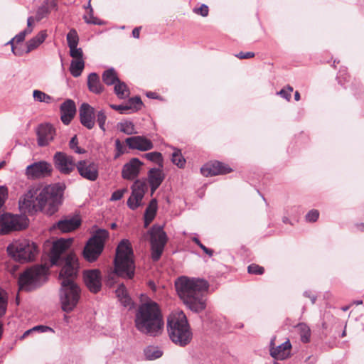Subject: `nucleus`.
Masks as SVG:
<instances>
[{
  "label": "nucleus",
  "instance_id": "obj_1",
  "mask_svg": "<svg viewBox=\"0 0 364 364\" xmlns=\"http://www.w3.org/2000/svg\"><path fill=\"white\" fill-rule=\"evenodd\" d=\"M73 239H59L54 242L50 251L52 265L62 266L59 279L61 283L60 299L64 311L70 312L77 306L80 297V289L75 283L79 267L76 255L70 253L65 255Z\"/></svg>",
  "mask_w": 364,
  "mask_h": 364
},
{
  "label": "nucleus",
  "instance_id": "obj_2",
  "mask_svg": "<svg viewBox=\"0 0 364 364\" xmlns=\"http://www.w3.org/2000/svg\"><path fill=\"white\" fill-rule=\"evenodd\" d=\"M61 196L62 190L57 185H33L19 199V208L24 213H31L42 210L48 205L47 213L53 215L58 210Z\"/></svg>",
  "mask_w": 364,
  "mask_h": 364
},
{
  "label": "nucleus",
  "instance_id": "obj_3",
  "mask_svg": "<svg viewBox=\"0 0 364 364\" xmlns=\"http://www.w3.org/2000/svg\"><path fill=\"white\" fill-rule=\"evenodd\" d=\"M176 289L184 304L193 312H200L206 307L204 294L208 284L204 279L181 277L175 282Z\"/></svg>",
  "mask_w": 364,
  "mask_h": 364
},
{
  "label": "nucleus",
  "instance_id": "obj_4",
  "mask_svg": "<svg viewBox=\"0 0 364 364\" xmlns=\"http://www.w3.org/2000/svg\"><path fill=\"white\" fill-rule=\"evenodd\" d=\"M136 328L141 333L150 336H157L164 329V319L157 303L148 301L141 304L136 313Z\"/></svg>",
  "mask_w": 364,
  "mask_h": 364
},
{
  "label": "nucleus",
  "instance_id": "obj_5",
  "mask_svg": "<svg viewBox=\"0 0 364 364\" xmlns=\"http://www.w3.org/2000/svg\"><path fill=\"white\" fill-rule=\"evenodd\" d=\"M133 251L128 240H122L117 246L114 259V272L108 275L107 284L114 283V277L119 276L127 279H132L134 275V264L133 261Z\"/></svg>",
  "mask_w": 364,
  "mask_h": 364
},
{
  "label": "nucleus",
  "instance_id": "obj_6",
  "mask_svg": "<svg viewBox=\"0 0 364 364\" xmlns=\"http://www.w3.org/2000/svg\"><path fill=\"white\" fill-rule=\"evenodd\" d=\"M167 328L169 337L175 344L186 346L191 342L192 332L186 316L182 311H176L169 315Z\"/></svg>",
  "mask_w": 364,
  "mask_h": 364
},
{
  "label": "nucleus",
  "instance_id": "obj_7",
  "mask_svg": "<svg viewBox=\"0 0 364 364\" xmlns=\"http://www.w3.org/2000/svg\"><path fill=\"white\" fill-rule=\"evenodd\" d=\"M6 251L14 260L23 263L33 260L38 248L36 243L29 240L18 239L9 244Z\"/></svg>",
  "mask_w": 364,
  "mask_h": 364
},
{
  "label": "nucleus",
  "instance_id": "obj_8",
  "mask_svg": "<svg viewBox=\"0 0 364 364\" xmlns=\"http://www.w3.org/2000/svg\"><path fill=\"white\" fill-rule=\"evenodd\" d=\"M48 269L46 264L36 265L27 269L18 278L19 289L30 291L40 286L45 279Z\"/></svg>",
  "mask_w": 364,
  "mask_h": 364
},
{
  "label": "nucleus",
  "instance_id": "obj_9",
  "mask_svg": "<svg viewBox=\"0 0 364 364\" xmlns=\"http://www.w3.org/2000/svg\"><path fill=\"white\" fill-rule=\"evenodd\" d=\"M151 236V257L154 261H158L164 251L167 241L166 232L159 225H154L149 230Z\"/></svg>",
  "mask_w": 364,
  "mask_h": 364
},
{
  "label": "nucleus",
  "instance_id": "obj_10",
  "mask_svg": "<svg viewBox=\"0 0 364 364\" xmlns=\"http://www.w3.org/2000/svg\"><path fill=\"white\" fill-rule=\"evenodd\" d=\"M18 215L4 213L0 215V235H6L11 232L24 228Z\"/></svg>",
  "mask_w": 364,
  "mask_h": 364
},
{
  "label": "nucleus",
  "instance_id": "obj_11",
  "mask_svg": "<svg viewBox=\"0 0 364 364\" xmlns=\"http://www.w3.org/2000/svg\"><path fill=\"white\" fill-rule=\"evenodd\" d=\"M53 161L55 168L63 174H70L77 167L72 156L64 152H56L53 156Z\"/></svg>",
  "mask_w": 364,
  "mask_h": 364
},
{
  "label": "nucleus",
  "instance_id": "obj_12",
  "mask_svg": "<svg viewBox=\"0 0 364 364\" xmlns=\"http://www.w3.org/2000/svg\"><path fill=\"white\" fill-rule=\"evenodd\" d=\"M52 165L45 161L35 162L26 167V175L29 179L45 178L50 175Z\"/></svg>",
  "mask_w": 364,
  "mask_h": 364
},
{
  "label": "nucleus",
  "instance_id": "obj_13",
  "mask_svg": "<svg viewBox=\"0 0 364 364\" xmlns=\"http://www.w3.org/2000/svg\"><path fill=\"white\" fill-rule=\"evenodd\" d=\"M144 181L136 180L132 186V194L127 200V205L132 210H135L141 204V200L146 190Z\"/></svg>",
  "mask_w": 364,
  "mask_h": 364
},
{
  "label": "nucleus",
  "instance_id": "obj_14",
  "mask_svg": "<svg viewBox=\"0 0 364 364\" xmlns=\"http://www.w3.org/2000/svg\"><path fill=\"white\" fill-rule=\"evenodd\" d=\"M77 169L80 175L89 181H95L99 176L98 164L88 160H82L77 163Z\"/></svg>",
  "mask_w": 364,
  "mask_h": 364
},
{
  "label": "nucleus",
  "instance_id": "obj_15",
  "mask_svg": "<svg viewBox=\"0 0 364 364\" xmlns=\"http://www.w3.org/2000/svg\"><path fill=\"white\" fill-rule=\"evenodd\" d=\"M84 281L90 291L97 293L102 287V275L98 269H90L84 272Z\"/></svg>",
  "mask_w": 364,
  "mask_h": 364
},
{
  "label": "nucleus",
  "instance_id": "obj_16",
  "mask_svg": "<svg viewBox=\"0 0 364 364\" xmlns=\"http://www.w3.org/2000/svg\"><path fill=\"white\" fill-rule=\"evenodd\" d=\"M143 162L137 158H132L126 163L122 170V176L124 179L132 181L138 177L143 166Z\"/></svg>",
  "mask_w": 364,
  "mask_h": 364
},
{
  "label": "nucleus",
  "instance_id": "obj_17",
  "mask_svg": "<svg viewBox=\"0 0 364 364\" xmlns=\"http://www.w3.org/2000/svg\"><path fill=\"white\" fill-rule=\"evenodd\" d=\"M125 143L131 149L146 151L154 148L152 141L144 136H134L125 139Z\"/></svg>",
  "mask_w": 364,
  "mask_h": 364
},
{
  "label": "nucleus",
  "instance_id": "obj_18",
  "mask_svg": "<svg viewBox=\"0 0 364 364\" xmlns=\"http://www.w3.org/2000/svg\"><path fill=\"white\" fill-rule=\"evenodd\" d=\"M230 171L229 166L217 161L208 163L200 168L201 173L205 177L225 174Z\"/></svg>",
  "mask_w": 364,
  "mask_h": 364
},
{
  "label": "nucleus",
  "instance_id": "obj_19",
  "mask_svg": "<svg viewBox=\"0 0 364 364\" xmlns=\"http://www.w3.org/2000/svg\"><path fill=\"white\" fill-rule=\"evenodd\" d=\"M79 115L81 124L87 128L91 129L94 127L95 121V109L87 103H83L80 107Z\"/></svg>",
  "mask_w": 364,
  "mask_h": 364
},
{
  "label": "nucleus",
  "instance_id": "obj_20",
  "mask_svg": "<svg viewBox=\"0 0 364 364\" xmlns=\"http://www.w3.org/2000/svg\"><path fill=\"white\" fill-rule=\"evenodd\" d=\"M38 144L41 146H46L51 141L55 135V129L52 125L46 124H41L38 127Z\"/></svg>",
  "mask_w": 364,
  "mask_h": 364
},
{
  "label": "nucleus",
  "instance_id": "obj_21",
  "mask_svg": "<svg viewBox=\"0 0 364 364\" xmlns=\"http://www.w3.org/2000/svg\"><path fill=\"white\" fill-rule=\"evenodd\" d=\"M61 120L65 125H68L75 115L76 106L73 100H66L60 107Z\"/></svg>",
  "mask_w": 364,
  "mask_h": 364
},
{
  "label": "nucleus",
  "instance_id": "obj_22",
  "mask_svg": "<svg viewBox=\"0 0 364 364\" xmlns=\"http://www.w3.org/2000/svg\"><path fill=\"white\" fill-rule=\"evenodd\" d=\"M147 176L151 194H153L164 181L165 174L161 168H152L148 171Z\"/></svg>",
  "mask_w": 364,
  "mask_h": 364
},
{
  "label": "nucleus",
  "instance_id": "obj_23",
  "mask_svg": "<svg viewBox=\"0 0 364 364\" xmlns=\"http://www.w3.org/2000/svg\"><path fill=\"white\" fill-rule=\"evenodd\" d=\"M103 245L88 240L83 250L84 257L89 262L95 261L103 250Z\"/></svg>",
  "mask_w": 364,
  "mask_h": 364
},
{
  "label": "nucleus",
  "instance_id": "obj_24",
  "mask_svg": "<svg viewBox=\"0 0 364 364\" xmlns=\"http://www.w3.org/2000/svg\"><path fill=\"white\" fill-rule=\"evenodd\" d=\"M291 344L289 340L277 347H272L270 350V355L277 360H285L290 356Z\"/></svg>",
  "mask_w": 364,
  "mask_h": 364
},
{
  "label": "nucleus",
  "instance_id": "obj_25",
  "mask_svg": "<svg viewBox=\"0 0 364 364\" xmlns=\"http://www.w3.org/2000/svg\"><path fill=\"white\" fill-rule=\"evenodd\" d=\"M80 225V220L77 217L65 218L53 225L54 228H58L63 232H68L75 230Z\"/></svg>",
  "mask_w": 364,
  "mask_h": 364
},
{
  "label": "nucleus",
  "instance_id": "obj_26",
  "mask_svg": "<svg viewBox=\"0 0 364 364\" xmlns=\"http://www.w3.org/2000/svg\"><path fill=\"white\" fill-rule=\"evenodd\" d=\"M87 87L88 90L95 94H100L104 90L100 77L95 73H92L88 75Z\"/></svg>",
  "mask_w": 364,
  "mask_h": 364
},
{
  "label": "nucleus",
  "instance_id": "obj_27",
  "mask_svg": "<svg viewBox=\"0 0 364 364\" xmlns=\"http://www.w3.org/2000/svg\"><path fill=\"white\" fill-rule=\"evenodd\" d=\"M47 37L46 31H40L35 37L30 39L26 43V53H28L34 49L37 48L43 41L46 40Z\"/></svg>",
  "mask_w": 364,
  "mask_h": 364
},
{
  "label": "nucleus",
  "instance_id": "obj_28",
  "mask_svg": "<svg viewBox=\"0 0 364 364\" xmlns=\"http://www.w3.org/2000/svg\"><path fill=\"white\" fill-rule=\"evenodd\" d=\"M116 295L121 304L124 307H131L132 305V299L128 295L127 289L123 284H121L115 291Z\"/></svg>",
  "mask_w": 364,
  "mask_h": 364
},
{
  "label": "nucleus",
  "instance_id": "obj_29",
  "mask_svg": "<svg viewBox=\"0 0 364 364\" xmlns=\"http://www.w3.org/2000/svg\"><path fill=\"white\" fill-rule=\"evenodd\" d=\"M157 203L156 199L151 200L144 213V225L147 227L154 220L156 213Z\"/></svg>",
  "mask_w": 364,
  "mask_h": 364
},
{
  "label": "nucleus",
  "instance_id": "obj_30",
  "mask_svg": "<svg viewBox=\"0 0 364 364\" xmlns=\"http://www.w3.org/2000/svg\"><path fill=\"white\" fill-rule=\"evenodd\" d=\"M84 68V60H73L70 66V72L73 77H77L81 75Z\"/></svg>",
  "mask_w": 364,
  "mask_h": 364
},
{
  "label": "nucleus",
  "instance_id": "obj_31",
  "mask_svg": "<svg viewBox=\"0 0 364 364\" xmlns=\"http://www.w3.org/2000/svg\"><path fill=\"white\" fill-rule=\"evenodd\" d=\"M144 355L147 360H155L162 356V350L157 346H147L144 350Z\"/></svg>",
  "mask_w": 364,
  "mask_h": 364
},
{
  "label": "nucleus",
  "instance_id": "obj_32",
  "mask_svg": "<svg viewBox=\"0 0 364 364\" xmlns=\"http://www.w3.org/2000/svg\"><path fill=\"white\" fill-rule=\"evenodd\" d=\"M117 128L120 132L127 135H132L137 133L135 129L134 124L131 121L126 120L119 122L117 124Z\"/></svg>",
  "mask_w": 364,
  "mask_h": 364
},
{
  "label": "nucleus",
  "instance_id": "obj_33",
  "mask_svg": "<svg viewBox=\"0 0 364 364\" xmlns=\"http://www.w3.org/2000/svg\"><path fill=\"white\" fill-rule=\"evenodd\" d=\"M114 92L119 99H124L129 95L127 85L119 80L114 84Z\"/></svg>",
  "mask_w": 364,
  "mask_h": 364
},
{
  "label": "nucleus",
  "instance_id": "obj_34",
  "mask_svg": "<svg viewBox=\"0 0 364 364\" xmlns=\"http://www.w3.org/2000/svg\"><path fill=\"white\" fill-rule=\"evenodd\" d=\"M102 80L106 85H112L115 84L119 79L115 70L113 68H110L103 73Z\"/></svg>",
  "mask_w": 364,
  "mask_h": 364
},
{
  "label": "nucleus",
  "instance_id": "obj_35",
  "mask_svg": "<svg viewBox=\"0 0 364 364\" xmlns=\"http://www.w3.org/2000/svg\"><path fill=\"white\" fill-rule=\"evenodd\" d=\"M33 97L36 101H38L39 102H45L46 104H50L55 102L53 97L38 90H36L33 92Z\"/></svg>",
  "mask_w": 364,
  "mask_h": 364
},
{
  "label": "nucleus",
  "instance_id": "obj_36",
  "mask_svg": "<svg viewBox=\"0 0 364 364\" xmlns=\"http://www.w3.org/2000/svg\"><path fill=\"white\" fill-rule=\"evenodd\" d=\"M297 328L299 332L301 341L305 343L309 342L311 337L310 328L306 323H301L298 324Z\"/></svg>",
  "mask_w": 364,
  "mask_h": 364
},
{
  "label": "nucleus",
  "instance_id": "obj_37",
  "mask_svg": "<svg viewBox=\"0 0 364 364\" xmlns=\"http://www.w3.org/2000/svg\"><path fill=\"white\" fill-rule=\"evenodd\" d=\"M109 232L107 230L104 229L97 230L95 235L89 240H92V242H96L97 244L103 245L105 240L108 237Z\"/></svg>",
  "mask_w": 364,
  "mask_h": 364
},
{
  "label": "nucleus",
  "instance_id": "obj_38",
  "mask_svg": "<svg viewBox=\"0 0 364 364\" xmlns=\"http://www.w3.org/2000/svg\"><path fill=\"white\" fill-rule=\"evenodd\" d=\"M67 42L69 48L77 46L79 43V36L75 29L72 28L67 34Z\"/></svg>",
  "mask_w": 364,
  "mask_h": 364
},
{
  "label": "nucleus",
  "instance_id": "obj_39",
  "mask_svg": "<svg viewBox=\"0 0 364 364\" xmlns=\"http://www.w3.org/2000/svg\"><path fill=\"white\" fill-rule=\"evenodd\" d=\"M171 161L174 164H176L179 168L183 167L186 164V160L184 157L182 156L181 152L179 149L174 150L173 153L172 154Z\"/></svg>",
  "mask_w": 364,
  "mask_h": 364
},
{
  "label": "nucleus",
  "instance_id": "obj_40",
  "mask_svg": "<svg viewBox=\"0 0 364 364\" xmlns=\"http://www.w3.org/2000/svg\"><path fill=\"white\" fill-rule=\"evenodd\" d=\"M7 304V294L0 288V317L3 316L6 314Z\"/></svg>",
  "mask_w": 364,
  "mask_h": 364
},
{
  "label": "nucleus",
  "instance_id": "obj_41",
  "mask_svg": "<svg viewBox=\"0 0 364 364\" xmlns=\"http://www.w3.org/2000/svg\"><path fill=\"white\" fill-rule=\"evenodd\" d=\"M96 117L97 122L100 128V129L103 132L106 131L105 123L107 120V115L104 110L101 109L97 111L95 113V117Z\"/></svg>",
  "mask_w": 364,
  "mask_h": 364
},
{
  "label": "nucleus",
  "instance_id": "obj_42",
  "mask_svg": "<svg viewBox=\"0 0 364 364\" xmlns=\"http://www.w3.org/2000/svg\"><path fill=\"white\" fill-rule=\"evenodd\" d=\"M114 145H115V154H114V159H118L122 154L127 152L126 146L124 145L123 143L119 139H117L115 140Z\"/></svg>",
  "mask_w": 364,
  "mask_h": 364
},
{
  "label": "nucleus",
  "instance_id": "obj_43",
  "mask_svg": "<svg viewBox=\"0 0 364 364\" xmlns=\"http://www.w3.org/2000/svg\"><path fill=\"white\" fill-rule=\"evenodd\" d=\"M144 156L149 161L156 162L162 166L163 158L161 153L156 151L149 152L146 154Z\"/></svg>",
  "mask_w": 364,
  "mask_h": 364
},
{
  "label": "nucleus",
  "instance_id": "obj_44",
  "mask_svg": "<svg viewBox=\"0 0 364 364\" xmlns=\"http://www.w3.org/2000/svg\"><path fill=\"white\" fill-rule=\"evenodd\" d=\"M127 105L132 106L130 111L134 112L140 109L142 105V102L139 97H134L129 100Z\"/></svg>",
  "mask_w": 364,
  "mask_h": 364
},
{
  "label": "nucleus",
  "instance_id": "obj_45",
  "mask_svg": "<svg viewBox=\"0 0 364 364\" xmlns=\"http://www.w3.org/2000/svg\"><path fill=\"white\" fill-rule=\"evenodd\" d=\"M70 55L73 60H83V52L82 48H77V46L70 47Z\"/></svg>",
  "mask_w": 364,
  "mask_h": 364
},
{
  "label": "nucleus",
  "instance_id": "obj_46",
  "mask_svg": "<svg viewBox=\"0 0 364 364\" xmlns=\"http://www.w3.org/2000/svg\"><path fill=\"white\" fill-rule=\"evenodd\" d=\"M85 21L88 24H94V25H102L104 23L102 20L95 17L92 13H88L87 15H85L83 16Z\"/></svg>",
  "mask_w": 364,
  "mask_h": 364
},
{
  "label": "nucleus",
  "instance_id": "obj_47",
  "mask_svg": "<svg viewBox=\"0 0 364 364\" xmlns=\"http://www.w3.org/2000/svg\"><path fill=\"white\" fill-rule=\"evenodd\" d=\"M110 107L116 111H118L121 114H127L129 113V111L131 110V105H127V102L124 105H110Z\"/></svg>",
  "mask_w": 364,
  "mask_h": 364
},
{
  "label": "nucleus",
  "instance_id": "obj_48",
  "mask_svg": "<svg viewBox=\"0 0 364 364\" xmlns=\"http://www.w3.org/2000/svg\"><path fill=\"white\" fill-rule=\"evenodd\" d=\"M247 269L249 273L254 274H262L264 272V268L255 264L249 265Z\"/></svg>",
  "mask_w": 364,
  "mask_h": 364
},
{
  "label": "nucleus",
  "instance_id": "obj_49",
  "mask_svg": "<svg viewBox=\"0 0 364 364\" xmlns=\"http://www.w3.org/2000/svg\"><path fill=\"white\" fill-rule=\"evenodd\" d=\"M319 216V213L317 210H310L306 215V220L308 222L313 223L316 222Z\"/></svg>",
  "mask_w": 364,
  "mask_h": 364
},
{
  "label": "nucleus",
  "instance_id": "obj_50",
  "mask_svg": "<svg viewBox=\"0 0 364 364\" xmlns=\"http://www.w3.org/2000/svg\"><path fill=\"white\" fill-rule=\"evenodd\" d=\"M293 91V87L288 86L286 88L281 90L277 94L287 100L288 101L291 99V93Z\"/></svg>",
  "mask_w": 364,
  "mask_h": 364
},
{
  "label": "nucleus",
  "instance_id": "obj_51",
  "mask_svg": "<svg viewBox=\"0 0 364 364\" xmlns=\"http://www.w3.org/2000/svg\"><path fill=\"white\" fill-rule=\"evenodd\" d=\"M193 11L196 14H200L202 16L205 17V16H207L208 14V6H206L205 4H202L200 6V7L194 9Z\"/></svg>",
  "mask_w": 364,
  "mask_h": 364
},
{
  "label": "nucleus",
  "instance_id": "obj_52",
  "mask_svg": "<svg viewBox=\"0 0 364 364\" xmlns=\"http://www.w3.org/2000/svg\"><path fill=\"white\" fill-rule=\"evenodd\" d=\"M127 191L125 189H120V190H117L115 191L112 194V196H111V198L110 200H120L123 196H124V193L126 192Z\"/></svg>",
  "mask_w": 364,
  "mask_h": 364
},
{
  "label": "nucleus",
  "instance_id": "obj_53",
  "mask_svg": "<svg viewBox=\"0 0 364 364\" xmlns=\"http://www.w3.org/2000/svg\"><path fill=\"white\" fill-rule=\"evenodd\" d=\"M33 331L35 333H45L47 331H53V329L47 326L39 325L33 327Z\"/></svg>",
  "mask_w": 364,
  "mask_h": 364
},
{
  "label": "nucleus",
  "instance_id": "obj_54",
  "mask_svg": "<svg viewBox=\"0 0 364 364\" xmlns=\"http://www.w3.org/2000/svg\"><path fill=\"white\" fill-rule=\"evenodd\" d=\"M49 9L48 8H46V6H43L41 8H40L37 12V17L38 19L40 20L44 16H47L49 14Z\"/></svg>",
  "mask_w": 364,
  "mask_h": 364
},
{
  "label": "nucleus",
  "instance_id": "obj_55",
  "mask_svg": "<svg viewBox=\"0 0 364 364\" xmlns=\"http://www.w3.org/2000/svg\"><path fill=\"white\" fill-rule=\"evenodd\" d=\"M255 53L253 52H240L235 55V56L240 59H248L255 57Z\"/></svg>",
  "mask_w": 364,
  "mask_h": 364
},
{
  "label": "nucleus",
  "instance_id": "obj_56",
  "mask_svg": "<svg viewBox=\"0 0 364 364\" xmlns=\"http://www.w3.org/2000/svg\"><path fill=\"white\" fill-rule=\"evenodd\" d=\"M46 8H48L49 9V12L51 11V10H55L57 11L58 10V4L54 0H47L46 1Z\"/></svg>",
  "mask_w": 364,
  "mask_h": 364
},
{
  "label": "nucleus",
  "instance_id": "obj_57",
  "mask_svg": "<svg viewBox=\"0 0 364 364\" xmlns=\"http://www.w3.org/2000/svg\"><path fill=\"white\" fill-rule=\"evenodd\" d=\"M78 144L77 138L76 136H74L69 142L70 148L73 150L77 148Z\"/></svg>",
  "mask_w": 364,
  "mask_h": 364
},
{
  "label": "nucleus",
  "instance_id": "obj_58",
  "mask_svg": "<svg viewBox=\"0 0 364 364\" xmlns=\"http://www.w3.org/2000/svg\"><path fill=\"white\" fill-rule=\"evenodd\" d=\"M304 296L305 297H308V298H309V299H311V303H312V304H314V303L316 302V295H314V294H312L311 293V291H304Z\"/></svg>",
  "mask_w": 364,
  "mask_h": 364
},
{
  "label": "nucleus",
  "instance_id": "obj_59",
  "mask_svg": "<svg viewBox=\"0 0 364 364\" xmlns=\"http://www.w3.org/2000/svg\"><path fill=\"white\" fill-rule=\"evenodd\" d=\"M198 247L201 248L203 252L207 254L209 257H212L213 255V251L210 249L207 248L205 245H203L202 243H200Z\"/></svg>",
  "mask_w": 364,
  "mask_h": 364
},
{
  "label": "nucleus",
  "instance_id": "obj_60",
  "mask_svg": "<svg viewBox=\"0 0 364 364\" xmlns=\"http://www.w3.org/2000/svg\"><path fill=\"white\" fill-rule=\"evenodd\" d=\"M25 38L26 36L22 32H20L14 37V39L16 43H21L24 41Z\"/></svg>",
  "mask_w": 364,
  "mask_h": 364
},
{
  "label": "nucleus",
  "instance_id": "obj_61",
  "mask_svg": "<svg viewBox=\"0 0 364 364\" xmlns=\"http://www.w3.org/2000/svg\"><path fill=\"white\" fill-rule=\"evenodd\" d=\"M139 33H140V28L139 27H136V28L133 29V31H132V36H133L134 38H139Z\"/></svg>",
  "mask_w": 364,
  "mask_h": 364
},
{
  "label": "nucleus",
  "instance_id": "obj_62",
  "mask_svg": "<svg viewBox=\"0 0 364 364\" xmlns=\"http://www.w3.org/2000/svg\"><path fill=\"white\" fill-rule=\"evenodd\" d=\"M35 333V332H34V331H33V328H31V329H28V330L26 331L23 333V336H22L21 338H25L26 337L28 336L30 334H31V333Z\"/></svg>",
  "mask_w": 364,
  "mask_h": 364
},
{
  "label": "nucleus",
  "instance_id": "obj_63",
  "mask_svg": "<svg viewBox=\"0 0 364 364\" xmlns=\"http://www.w3.org/2000/svg\"><path fill=\"white\" fill-rule=\"evenodd\" d=\"M32 31L33 28L27 27L25 30H23L21 32L24 34L25 36H26L27 35L30 34Z\"/></svg>",
  "mask_w": 364,
  "mask_h": 364
},
{
  "label": "nucleus",
  "instance_id": "obj_64",
  "mask_svg": "<svg viewBox=\"0 0 364 364\" xmlns=\"http://www.w3.org/2000/svg\"><path fill=\"white\" fill-rule=\"evenodd\" d=\"M33 21L34 19L32 16L28 17L27 19V27L32 28Z\"/></svg>",
  "mask_w": 364,
  "mask_h": 364
}]
</instances>
